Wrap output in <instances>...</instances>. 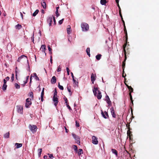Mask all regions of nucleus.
Returning <instances> with one entry per match:
<instances>
[{
  "mask_svg": "<svg viewBox=\"0 0 159 159\" xmlns=\"http://www.w3.org/2000/svg\"><path fill=\"white\" fill-rule=\"evenodd\" d=\"M82 30L83 31H87L89 30V26L88 24L85 23H82L81 25Z\"/></svg>",
  "mask_w": 159,
  "mask_h": 159,
  "instance_id": "nucleus-1",
  "label": "nucleus"
},
{
  "mask_svg": "<svg viewBox=\"0 0 159 159\" xmlns=\"http://www.w3.org/2000/svg\"><path fill=\"white\" fill-rule=\"evenodd\" d=\"M17 61L19 62H23L24 61H28V60L26 56L24 55H22L18 58Z\"/></svg>",
  "mask_w": 159,
  "mask_h": 159,
  "instance_id": "nucleus-2",
  "label": "nucleus"
},
{
  "mask_svg": "<svg viewBox=\"0 0 159 159\" xmlns=\"http://www.w3.org/2000/svg\"><path fill=\"white\" fill-rule=\"evenodd\" d=\"M127 59V57L126 56H125V59L124 61L123 62L122 64V68H123V73H122V76L123 77H124L125 78V80H126V78H125V77L126 76V74H125V75L124 76V69L125 68V61Z\"/></svg>",
  "mask_w": 159,
  "mask_h": 159,
  "instance_id": "nucleus-3",
  "label": "nucleus"
},
{
  "mask_svg": "<svg viewBox=\"0 0 159 159\" xmlns=\"http://www.w3.org/2000/svg\"><path fill=\"white\" fill-rule=\"evenodd\" d=\"M29 128L30 131L33 133H35L37 131V127L35 125H31L30 124Z\"/></svg>",
  "mask_w": 159,
  "mask_h": 159,
  "instance_id": "nucleus-4",
  "label": "nucleus"
},
{
  "mask_svg": "<svg viewBox=\"0 0 159 159\" xmlns=\"http://www.w3.org/2000/svg\"><path fill=\"white\" fill-rule=\"evenodd\" d=\"M17 111L19 113L22 114L23 112V106L21 105L16 106Z\"/></svg>",
  "mask_w": 159,
  "mask_h": 159,
  "instance_id": "nucleus-5",
  "label": "nucleus"
},
{
  "mask_svg": "<svg viewBox=\"0 0 159 159\" xmlns=\"http://www.w3.org/2000/svg\"><path fill=\"white\" fill-rule=\"evenodd\" d=\"M31 99L30 98H27L26 99V102L25 104V106L26 108L29 107L32 104V102L30 101Z\"/></svg>",
  "mask_w": 159,
  "mask_h": 159,
  "instance_id": "nucleus-6",
  "label": "nucleus"
},
{
  "mask_svg": "<svg viewBox=\"0 0 159 159\" xmlns=\"http://www.w3.org/2000/svg\"><path fill=\"white\" fill-rule=\"evenodd\" d=\"M105 100L108 104L107 107H109L111 105V102L110 101V98L107 95L105 97Z\"/></svg>",
  "mask_w": 159,
  "mask_h": 159,
  "instance_id": "nucleus-7",
  "label": "nucleus"
},
{
  "mask_svg": "<svg viewBox=\"0 0 159 159\" xmlns=\"http://www.w3.org/2000/svg\"><path fill=\"white\" fill-rule=\"evenodd\" d=\"M57 97L58 96H53L52 98V100L54 103V104L55 107H57L59 102L58 98Z\"/></svg>",
  "mask_w": 159,
  "mask_h": 159,
  "instance_id": "nucleus-8",
  "label": "nucleus"
},
{
  "mask_svg": "<svg viewBox=\"0 0 159 159\" xmlns=\"http://www.w3.org/2000/svg\"><path fill=\"white\" fill-rule=\"evenodd\" d=\"M126 126L128 127L129 129L127 132L128 136H129V139H131V136H132V134H131V132L130 131V129L129 127V125H127Z\"/></svg>",
  "mask_w": 159,
  "mask_h": 159,
  "instance_id": "nucleus-9",
  "label": "nucleus"
},
{
  "mask_svg": "<svg viewBox=\"0 0 159 159\" xmlns=\"http://www.w3.org/2000/svg\"><path fill=\"white\" fill-rule=\"evenodd\" d=\"M101 114L103 117L105 119H107V118H109V117L108 113L106 111H105L103 112L102 110H101Z\"/></svg>",
  "mask_w": 159,
  "mask_h": 159,
  "instance_id": "nucleus-10",
  "label": "nucleus"
},
{
  "mask_svg": "<svg viewBox=\"0 0 159 159\" xmlns=\"http://www.w3.org/2000/svg\"><path fill=\"white\" fill-rule=\"evenodd\" d=\"M92 143L94 144H97L98 143L97 138L95 136H93L92 138Z\"/></svg>",
  "mask_w": 159,
  "mask_h": 159,
  "instance_id": "nucleus-11",
  "label": "nucleus"
},
{
  "mask_svg": "<svg viewBox=\"0 0 159 159\" xmlns=\"http://www.w3.org/2000/svg\"><path fill=\"white\" fill-rule=\"evenodd\" d=\"M72 135L73 137V138L75 139L77 142H79L78 143V144H79L80 143V139L78 136H77L75 134H72Z\"/></svg>",
  "mask_w": 159,
  "mask_h": 159,
  "instance_id": "nucleus-12",
  "label": "nucleus"
},
{
  "mask_svg": "<svg viewBox=\"0 0 159 159\" xmlns=\"http://www.w3.org/2000/svg\"><path fill=\"white\" fill-rule=\"evenodd\" d=\"M96 74H94L93 73H92L91 74V79L92 84H94V82L96 80Z\"/></svg>",
  "mask_w": 159,
  "mask_h": 159,
  "instance_id": "nucleus-13",
  "label": "nucleus"
},
{
  "mask_svg": "<svg viewBox=\"0 0 159 159\" xmlns=\"http://www.w3.org/2000/svg\"><path fill=\"white\" fill-rule=\"evenodd\" d=\"M111 112V114L112 115V116L113 118H116V115L115 113V111L114 109V108L113 107H112L110 108Z\"/></svg>",
  "mask_w": 159,
  "mask_h": 159,
  "instance_id": "nucleus-14",
  "label": "nucleus"
},
{
  "mask_svg": "<svg viewBox=\"0 0 159 159\" xmlns=\"http://www.w3.org/2000/svg\"><path fill=\"white\" fill-rule=\"evenodd\" d=\"M127 42H126V40H125V44L123 45V52H124L125 56H126L127 52L126 51L125 48V47L127 45Z\"/></svg>",
  "mask_w": 159,
  "mask_h": 159,
  "instance_id": "nucleus-15",
  "label": "nucleus"
},
{
  "mask_svg": "<svg viewBox=\"0 0 159 159\" xmlns=\"http://www.w3.org/2000/svg\"><path fill=\"white\" fill-rule=\"evenodd\" d=\"M57 80V78L55 76H53L51 80V82L52 84H55Z\"/></svg>",
  "mask_w": 159,
  "mask_h": 159,
  "instance_id": "nucleus-16",
  "label": "nucleus"
},
{
  "mask_svg": "<svg viewBox=\"0 0 159 159\" xmlns=\"http://www.w3.org/2000/svg\"><path fill=\"white\" fill-rule=\"evenodd\" d=\"M42 6L43 8L44 9H45L46 8V2L45 0H42L41 2Z\"/></svg>",
  "mask_w": 159,
  "mask_h": 159,
  "instance_id": "nucleus-17",
  "label": "nucleus"
},
{
  "mask_svg": "<svg viewBox=\"0 0 159 159\" xmlns=\"http://www.w3.org/2000/svg\"><path fill=\"white\" fill-rule=\"evenodd\" d=\"M47 21L48 23H49V26H51L52 25V17H49L47 19Z\"/></svg>",
  "mask_w": 159,
  "mask_h": 159,
  "instance_id": "nucleus-18",
  "label": "nucleus"
},
{
  "mask_svg": "<svg viewBox=\"0 0 159 159\" xmlns=\"http://www.w3.org/2000/svg\"><path fill=\"white\" fill-rule=\"evenodd\" d=\"M96 96L98 99H100L101 98L102 95H101V93L100 91H98V94Z\"/></svg>",
  "mask_w": 159,
  "mask_h": 159,
  "instance_id": "nucleus-19",
  "label": "nucleus"
},
{
  "mask_svg": "<svg viewBox=\"0 0 159 159\" xmlns=\"http://www.w3.org/2000/svg\"><path fill=\"white\" fill-rule=\"evenodd\" d=\"M67 32L68 34H70L71 32V28L70 25H68L67 28Z\"/></svg>",
  "mask_w": 159,
  "mask_h": 159,
  "instance_id": "nucleus-20",
  "label": "nucleus"
},
{
  "mask_svg": "<svg viewBox=\"0 0 159 159\" xmlns=\"http://www.w3.org/2000/svg\"><path fill=\"white\" fill-rule=\"evenodd\" d=\"M15 27L16 29L20 30L22 27V26L21 25L19 24H18L17 25L15 26Z\"/></svg>",
  "mask_w": 159,
  "mask_h": 159,
  "instance_id": "nucleus-21",
  "label": "nucleus"
},
{
  "mask_svg": "<svg viewBox=\"0 0 159 159\" xmlns=\"http://www.w3.org/2000/svg\"><path fill=\"white\" fill-rule=\"evenodd\" d=\"M111 151L114 154L116 155V157L118 156V152L116 149H112Z\"/></svg>",
  "mask_w": 159,
  "mask_h": 159,
  "instance_id": "nucleus-22",
  "label": "nucleus"
},
{
  "mask_svg": "<svg viewBox=\"0 0 159 159\" xmlns=\"http://www.w3.org/2000/svg\"><path fill=\"white\" fill-rule=\"evenodd\" d=\"M9 132H8L7 133H6L4 134V137L5 138H8L9 137Z\"/></svg>",
  "mask_w": 159,
  "mask_h": 159,
  "instance_id": "nucleus-23",
  "label": "nucleus"
},
{
  "mask_svg": "<svg viewBox=\"0 0 159 159\" xmlns=\"http://www.w3.org/2000/svg\"><path fill=\"white\" fill-rule=\"evenodd\" d=\"M15 145L16 146V148H20L22 146V143H16L15 144Z\"/></svg>",
  "mask_w": 159,
  "mask_h": 159,
  "instance_id": "nucleus-24",
  "label": "nucleus"
},
{
  "mask_svg": "<svg viewBox=\"0 0 159 159\" xmlns=\"http://www.w3.org/2000/svg\"><path fill=\"white\" fill-rule=\"evenodd\" d=\"M41 49L42 51H44L46 49V46L45 45H42L41 46Z\"/></svg>",
  "mask_w": 159,
  "mask_h": 159,
  "instance_id": "nucleus-25",
  "label": "nucleus"
},
{
  "mask_svg": "<svg viewBox=\"0 0 159 159\" xmlns=\"http://www.w3.org/2000/svg\"><path fill=\"white\" fill-rule=\"evenodd\" d=\"M90 48H88L86 49V52L87 53V55L89 56V57H90Z\"/></svg>",
  "mask_w": 159,
  "mask_h": 159,
  "instance_id": "nucleus-26",
  "label": "nucleus"
},
{
  "mask_svg": "<svg viewBox=\"0 0 159 159\" xmlns=\"http://www.w3.org/2000/svg\"><path fill=\"white\" fill-rule=\"evenodd\" d=\"M124 33L125 35L126 41V42H127L128 37V35H127V30H124Z\"/></svg>",
  "mask_w": 159,
  "mask_h": 159,
  "instance_id": "nucleus-27",
  "label": "nucleus"
},
{
  "mask_svg": "<svg viewBox=\"0 0 159 159\" xmlns=\"http://www.w3.org/2000/svg\"><path fill=\"white\" fill-rule=\"evenodd\" d=\"M102 55L100 54H99L96 56V58L97 60H99L100 59Z\"/></svg>",
  "mask_w": 159,
  "mask_h": 159,
  "instance_id": "nucleus-28",
  "label": "nucleus"
},
{
  "mask_svg": "<svg viewBox=\"0 0 159 159\" xmlns=\"http://www.w3.org/2000/svg\"><path fill=\"white\" fill-rule=\"evenodd\" d=\"M128 88L129 90V93H131L132 92H133L134 90L133 88H132L131 86H128Z\"/></svg>",
  "mask_w": 159,
  "mask_h": 159,
  "instance_id": "nucleus-29",
  "label": "nucleus"
},
{
  "mask_svg": "<svg viewBox=\"0 0 159 159\" xmlns=\"http://www.w3.org/2000/svg\"><path fill=\"white\" fill-rule=\"evenodd\" d=\"M33 76L35 77V79L36 80L39 81V78L37 75L36 73H34L33 74Z\"/></svg>",
  "mask_w": 159,
  "mask_h": 159,
  "instance_id": "nucleus-30",
  "label": "nucleus"
},
{
  "mask_svg": "<svg viewBox=\"0 0 159 159\" xmlns=\"http://www.w3.org/2000/svg\"><path fill=\"white\" fill-rule=\"evenodd\" d=\"M100 3L102 5H105L107 3L106 0H101Z\"/></svg>",
  "mask_w": 159,
  "mask_h": 159,
  "instance_id": "nucleus-31",
  "label": "nucleus"
},
{
  "mask_svg": "<svg viewBox=\"0 0 159 159\" xmlns=\"http://www.w3.org/2000/svg\"><path fill=\"white\" fill-rule=\"evenodd\" d=\"M7 85L6 84H3L2 87V89L3 91L7 89Z\"/></svg>",
  "mask_w": 159,
  "mask_h": 159,
  "instance_id": "nucleus-32",
  "label": "nucleus"
},
{
  "mask_svg": "<svg viewBox=\"0 0 159 159\" xmlns=\"http://www.w3.org/2000/svg\"><path fill=\"white\" fill-rule=\"evenodd\" d=\"M39 10H36L33 14V16H35L39 13Z\"/></svg>",
  "mask_w": 159,
  "mask_h": 159,
  "instance_id": "nucleus-33",
  "label": "nucleus"
},
{
  "mask_svg": "<svg viewBox=\"0 0 159 159\" xmlns=\"http://www.w3.org/2000/svg\"><path fill=\"white\" fill-rule=\"evenodd\" d=\"M83 153V150L81 149H79L78 152V154L80 155L81 154Z\"/></svg>",
  "mask_w": 159,
  "mask_h": 159,
  "instance_id": "nucleus-34",
  "label": "nucleus"
},
{
  "mask_svg": "<svg viewBox=\"0 0 159 159\" xmlns=\"http://www.w3.org/2000/svg\"><path fill=\"white\" fill-rule=\"evenodd\" d=\"M15 87L16 89H19L20 88V85L17 83L15 84Z\"/></svg>",
  "mask_w": 159,
  "mask_h": 159,
  "instance_id": "nucleus-35",
  "label": "nucleus"
},
{
  "mask_svg": "<svg viewBox=\"0 0 159 159\" xmlns=\"http://www.w3.org/2000/svg\"><path fill=\"white\" fill-rule=\"evenodd\" d=\"M129 96L130 99L131 101V102L132 104H133V100L132 98V97L131 95V93H129Z\"/></svg>",
  "mask_w": 159,
  "mask_h": 159,
  "instance_id": "nucleus-36",
  "label": "nucleus"
},
{
  "mask_svg": "<svg viewBox=\"0 0 159 159\" xmlns=\"http://www.w3.org/2000/svg\"><path fill=\"white\" fill-rule=\"evenodd\" d=\"M58 87L61 90H63L64 89L63 87L62 86H61L60 85L59 83H58Z\"/></svg>",
  "mask_w": 159,
  "mask_h": 159,
  "instance_id": "nucleus-37",
  "label": "nucleus"
},
{
  "mask_svg": "<svg viewBox=\"0 0 159 159\" xmlns=\"http://www.w3.org/2000/svg\"><path fill=\"white\" fill-rule=\"evenodd\" d=\"M30 96L31 98L32 99H33L34 98V94L33 92H31L30 93Z\"/></svg>",
  "mask_w": 159,
  "mask_h": 159,
  "instance_id": "nucleus-38",
  "label": "nucleus"
},
{
  "mask_svg": "<svg viewBox=\"0 0 159 159\" xmlns=\"http://www.w3.org/2000/svg\"><path fill=\"white\" fill-rule=\"evenodd\" d=\"M38 151L39 152V157L40 156L41 153L42 152V149L41 148H39L38 149Z\"/></svg>",
  "mask_w": 159,
  "mask_h": 159,
  "instance_id": "nucleus-39",
  "label": "nucleus"
},
{
  "mask_svg": "<svg viewBox=\"0 0 159 159\" xmlns=\"http://www.w3.org/2000/svg\"><path fill=\"white\" fill-rule=\"evenodd\" d=\"M73 148H74L75 151L76 152H77L78 148L77 146L76 145H73Z\"/></svg>",
  "mask_w": 159,
  "mask_h": 159,
  "instance_id": "nucleus-40",
  "label": "nucleus"
},
{
  "mask_svg": "<svg viewBox=\"0 0 159 159\" xmlns=\"http://www.w3.org/2000/svg\"><path fill=\"white\" fill-rule=\"evenodd\" d=\"M48 50L49 52V53L50 54H52V49L51 48L49 47V46H48Z\"/></svg>",
  "mask_w": 159,
  "mask_h": 159,
  "instance_id": "nucleus-41",
  "label": "nucleus"
},
{
  "mask_svg": "<svg viewBox=\"0 0 159 159\" xmlns=\"http://www.w3.org/2000/svg\"><path fill=\"white\" fill-rule=\"evenodd\" d=\"M14 75L13 73L12 74H11V81L13 82L14 80Z\"/></svg>",
  "mask_w": 159,
  "mask_h": 159,
  "instance_id": "nucleus-42",
  "label": "nucleus"
},
{
  "mask_svg": "<svg viewBox=\"0 0 159 159\" xmlns=\"http://www.w3.org/2000/svg\"><path fill=\"white\" fill-rule=\"evenodd\" d=\"M44 88H43V89L42 92L41 93V96H43L44 95Z\"/></svg>",
  "mask_w": 159,
  "mask_h": 159,
  "instance_id": "nucleus-43",
  "label": "nucleus"
},
{
  "mask_svg": "<svg viewBox=\"0 0 159 159\" xmlns=\"http://www.w3.org/2000/svg\"><path fill=\"white\" fill-rule=\"evenodd\" d=\"M53 96H57V92L56 90V89H55V92L54 93V95Z\"/></svg>",
  "mask_w": 159,
  "mask_h": 159,
  "instance_id": "nucleus-44",
  "label": "nucleus"
},
{
  "mask_svg": "<svg viewBox=\"0 0 159 159\" xmlns=\"http://www.w3.org/2000/svg\"><path fill=\"white\" fill-rule=\"evenodd\" d=\"M64 20V19H62L61 20H60L59 21V24L60 25L62 23L63 21Z\"/></svg>",
  "mask_w": 159,
  "mask_h": 159,
  "instance_id": "nucleus-45",
  "label": "nucleus"
},
{
  "mask_svg": "<svg viewBox=\"0 0 159 159\" xmlns=\"http://www.w3.org/2000/svg\"><path fill=\"white\" fill-rule=\"evenodd\" d=\"M66 71H67V75H70V70H69V68H68V67H67L66 68Z\"/></svg>",
  "mask_w": 159,
  "mask_h": 159,
  "instance_id": "nucleus-46",
  "label": "nucleus"
},
{
  "mask_svg": "<svg viewBox=\"0 0 159 159\" xmlns=\"http://www.w3.org/2000/svg\"><path fill=\"white\" fill-rule=\"evenodd\" d=\"M64 100L65 101V103H66V104H67L68 103V100H67V98L65 97L64 98Z\"/></svg>",
  "mask_w": 159,
  "mask_h": 159,
  "instance_id": "nucleus-47",
  "label": "nucleus"
},
{
  "mask_svg": "<svg viewBox=\"0 0 159 159\" xmlns=\"http://www.w3.org/2000/svg\"><path fill=\"white\" fill-rule=\"evenodd\" d=\"M56 16L57 17L59 16V14L58 13V11H56L55 12Z\"/></svg>",
  "mask_w": 159,
  "mask_h": 159,
  "instance_id": "nucleus-48",
  "label": "nucleus"
},
{
  "mask_svg": "<svg viewBox=\"0 0 159 159\" xmlns=\"http://www.w3.org/2000/svg\"><path fill=\"white\" fill-rule=\"evenodd\" d=\"M73 80L74 83L75 84H76L77 85L78 84V82H76L75 80V79L74 78L73 79Z\"/></svg>",
  "mask_w": 159,
  "mask_h": 159,
  "instance_id": "nucleus-49",
  "label": "nucleus"
},
{
  "mask_svg": "<svg viewBox=\"0 0 159 159\" xmlns=\"http://www.w3.org/2000/svg\"><path fill=\"white\" fill-rule=\"evenodd\" d=\"M67 89H68V91L70 93V96L71 95H72V92H71V90H70V89H69V88L68 87H67Z\"/></svg>",
  "mask_w": 159,
  "mask_h": 159,
  "instance_id": "nucleus-50",
  "label": "nucleus"
},
{
  "mask_svg": "<svg viewBox=\"0 0 159 159\" xmlns=\"http://www.w3.org/2000/svg\"><path fill=\"white\" fill-rule=\"evenodd\" d=\"M49 155V157L51 158H53V156L52 154H48Z\"/></svg>",
  "mask_w": 159,
  "mask_h": 159,
  "instance_id": "nucleus-51",
  "label": "nucleus"
},
{
  "mask_svg": "<svg viewBox=\"0 0 159 159\" xmlns=\"http://www.w3.org/2000/svg\"><path fill=\"white\" fill-rule=\"evenodd\" d=\"M29 76H27L26 77V82H25V84H26L28 81V80L29 79Z\"/></svg>",
  "mask_w": 159,
  "mask_h": 159,
  "instance_id": "nucleus-52",
  "label": "nucleus"
},
{
  "mask_svg": "<svg viewBox=\"0 0 159 159\" xmlns=\"http://www.w3.org/2000/svg\"><path fill=\"white\" fill-rule=\"evenodd\" d=\"M75 123L76 126H77V127H79L80 126V124L77 121H76Z\"/></svg>",
  "mask_w": 159,
  "mask_h": 159,
  "instance_id": "nucleus-53",
  "label": "nucleus"
},
{
  "mask_svg": "<svg viewBox=\"0 0 159 159\" xmlns=\"http://www.w3.org/2000/svg\"><path fill=\"white\" fill-rule=\"evenodd\" d=\"M66 105L68 109H69L70 110H72L70 106L68 104V103L66 104Z\"/></svg>",
  "mask_w": 159,
  "mask_h": 159,
  "instance_id": "nucleus-54",
  "label": "nucleus"
},
{
  "mask_svg": "<svg viewBox=\"0 0 159 159\" xmlns=\"http://www.w3.org/2000/svg\"><path fill=\"white\" fill-rule=\"evenodd\" d=\"M94 90L95 91H98L99 90H98V89L97 88L94 87V89H93V91Z\"/></svg>",
  "mask_w": 159,
  "mask_h": 159,
  "instance_id": "nucleus-55",
  "label": "nucleus"
},
{
  "mask_svg": "<svg viewBox=\"0 0 159 159\" xmlns=\"http://www.w3.org/2000/svg\"><path fill=\"white\" fill-rule=\"evenodd\" d=\"M61 68H60L59 66L57 70V72H60L61 71Z\"/></svg>",
  "mask_w": 159,
  "mask_h": 159,
  "instance_id": "nucleus-56",
  "label": "nucleus"
},
{
  "mask_svg": "<svg viewBox=\"0 0 159 159\" xmlns=\"http://www.w3.org/2000/svg\"><path fill=\"white\" fill-rule=\"evenodd\" d=\"M117 3V6L118 7V8H119V11H121L120 7V6H119V3Z\"/></svg>",
  "mask_w": 159,
  "mask_h": 159,
  "instance_id": "nucleus-57",
  "label": "nucleus"
},
{
  "mask_svg": "<svg viewBox=\"0 0 159 159\" xmlns=\"http://www.w3.org/2000/svg\"><path fill=\"white\" fill-rule=\"evenodd\" d=\"M34 34H33V36L31 37V39L32 42L34 43Z\"/></svg>",
  "mask_w": 159,
  "mask_h": 159,
  "instance_id": "nucleus-58",
  "label": "nucleus"
},
{
  "mask_svg": "<svg viewBox=\"0 0 159 159\" xmlns=\"http://www.w3.org/2000/svg\"><path fill=\"white\" fill-rule=\"evenodd\" d=\"M50 61L51 63H52V56H50Z\"/></svg>",
  "mask_w": 159,
  "mask_h": 159,
  "instance_id": "nucleus-59",
  "label": "nucleus"
},
{
  "mask_svg": "<svg viewBox=\"0 0 159 159\" xmlns=\"http://www.w3.org/2000/svg\"><path fill=\"white\" fill-rule=\"evenodd\" d=\"M93 92L94 95H95V96H96L97 95V91H95L94 90V91H93Z\"/></svg>",
  "mask_w": 159,
  "mask_h": 159,
  "instance_id": "nucleus-60",
  "label": "nucleus"
},
{
  "mask_svg": "<svg viewBox=\"0 0 159 159\" xmlns=\"http://www.w3.org/2000/svg\"><path fill=\"white\" fill-rule=\"evenodd\" d=\"M3 83H4L3 84H6L7 80L5 79H4L3 80Z\"/></svg>",
  "mask_w": 159,
  "mask_h": 159,
  "instance_id": "nucleus-61",
  "label": "nucleus"
},
{
  "mask_svg": "<svg viewBox=\"0 0 159 159\" xmlns=\"http://www.w3.org/2000/svg\"><path fill=\"white\" fill-rule=\"evenodd\" d=\"M53 20H54V24L55 25L56 24V21L55 17H53Z\"/></svg>",
  "mask_w": 159,
  "mask_h": 159,
  "instance_id": "nucleus-62",
  "label": "nucleus"
},
{
  "mask_svg": "<svg viewBox=\"0 0 159 159\" xmlns=\"http://www.w3.org/2000/svg\"><path fill=\"white\" fill-rule=\"evenodd\" d=\"M5 79H6V80H7L8 81V80H9V79H10V78H9V77H8V76H7V77L6 78H5Z\"/></svg>",
  "mask_w": 159,
  "mask_h": 159,
  "instance_id": "nucleus-63",
  "label": "nucleus"
},
{
  "mask_svg": "<svg viewBox=\"0 0 159 159\" xmlns=\"http://www.w3.org/2000/svg\"><path fill=\"white\" fill-rule=\"evenodd\" d=\"M119 13L120 14V16L121 17V18L122 17V14L121 13V11H119Z\"/></svg>",
  "mask_w": 159,
  "mask_h": 159,
  "instance_id": "nucleus-64",
  "label": "nucleus"
}]
</instances>
